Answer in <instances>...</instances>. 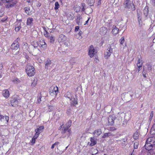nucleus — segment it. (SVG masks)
<instances>
[{
  "label": "nucleus",
  "instance_id": "8",
  "mask_svg": "<svg viewBox=\"0 0 155 155\" xmlns=\"http://www.w3.org/2000/svg\"><path fill=\"white\" fill-rule=\"evenodd\" d=\"M19 100L18 97L17 95H14L10 100L11 104L12 106L15 107L18 104V101Z\"/></svg>",
  "mask_w": 155,
  "mask_h": 155
},
{
  "label": "nucleus",
  "instance_id": "35",
  "mask_svg": "<svg viewBox=\"0 0 155 155\" xmlns=\"http://www.w3.org/2000/svg\"><path fill=\"white\" fill-rule=\"evenodd\" d=\"M142 61L140 59H138V62L137 63V66L142 67Z\"/></svg>",
  "mask_w": 155,
  "mask_h": 155
},
{
  "label": "nucleus",
  "instance_id": "54",
  "mask_svg": "<svg viewBox=\"0 0 155 155\" xmlns=\"http://www.w3.org/2000/svg\"><path fill=\"white\" fill-rule=\"evenodd\" d=\"M35 139H34L33 138H32V140L31 141V143H32L33 144L35 143Z\"/></svg>",
  "mask_w": 155,
  "mask_h": 155
},
{
  "label": "nucleus",
  "instance_id": "7",
  "mask_svg": "<svg viewBox=\"0 0 155 155\" xmlns=\"http://www.w3.org/2000/svg\"><path fill=\"white\" fill-rule=\"evenodd\" d=\"M58 92V88L57 86L51 87L50 91V95L52 96H56Z\"/></svg>",
  "mask_w": 155,
  "mask_h": 155
},
{
  "label": "nucleus",
  "instance_id": "62",
  "mask_svg": "<svg viewBox=\"0 0 155 155\" xmlns=\"http://www.w3.org/2000/svg\"><path fill=\"white\" fill-rule=\"evenodd\" d=\"M55 146L54 145V144H53L51 146V148L52 149H53L54 148Z\"/></svg>",
  "mask_w": 155,
  "mask_h": 155
},
{
  "label": "nucleus",
  "instance_id": "40",
  "mask_svg": "<svg viewBox=\"0 0 155 155\" xmlns=\"http://www.w3.org/2000/svg\"><path fill=\"white\" fill-rule=\"evenodd\" d=\"M116 129L114 127H109V130L110 131H114L115 130H116Z\"/></svg>",
  "mask_w": 155,
  "mask_h": 155
},
{
  "label": "nucleus",
  "instance_id": "61",
  "mask_svg": "<svg viewBox=\"0 0 155 155\" xmlns=\"http://www.w3.org/2000/svg\"><path fill=\"white\" fill-rule=\"evenodd\" d=\"M3 67V66L2 64H0V70L2 69Z\"/></svg>",
  "mask_w": 155,
  "mask_h": 155
},
{
  "label": "nucleus",
  "instance_id": "15",
  "mask_svg": "<svg viewBox=\"0 0 155 155\" xmlns=\"http://www.w3.org/2000/svg\"><path fill=\"white\" fill-rule=\"evenodd\" d=\"M70 100L71 101V106L75 107L78 104L77 99L76 100L73 97Z\"/></svg>",
  "mask_w": 155,
  "mask_h": 155
},
{
  "label": "nucleus",
  "instance_id": "5",
  "mask_svg": "<svg viewBox=\"0 0 155 155\" xmlns=\"http://www.w3.org/2000/svg\"><path fill=\"white\" fill-rule=\"evenodd\" d=\"M20 39L18 38L15 40L11 45V48L13 50H17V52H18L19 50V46L18 41Z\"/></svg>",
  "mask_w": 155,
  "mask_h": 155
},
{
  "label": "nucleus",
  "instance_id": "23",
  "mask_svg": "<svg viewBox=\"0 0 155 155\" xmlns=\"http://www.w3.org/2000/svg\"><path fill=\"white\" fill-rule=\"evenodd\" d=\"M51 63L52 62L50 60H48L45 63V68L48 69V67L50 66Z\"/></svg>",
  "mask_w": 155,
  "mask_h": 155
},
{
  "label": "nucleus",
  "instance_id": "18",
  "mask_svg": "<svg viewBox=\"0 0 155 155\" xmlns=\"http://www.w3.org/2000/svg\"><path fill=\"white\" fill-rule=\"evenodd\" d=\"M34 20L33 18H28L27 20V25L28 26H31L33 25V21Z\"/></svg>",
  "mask_w": 155,
  "mask_h": 155
},
{
  "label": "nucleus",
  "instance_id": "56",
  "mask_svg": "<svg viewBox=\"0 0 155 155\" xmlns=\"http://www.w3.org/2000/svg\"><path fill=\"white\" fill-rule=\"evenodd\" d=\"M82 33V32L81 31H79V33H78V35L79 36H81Z\"/></svg>",
  "mask_w": 155,
  "mask_h": 155
},
{
  "label": "nucleus",
  "instance_id": "42",
  "mask_svg": "<svg viewBox=\"0 0 155 155\" xmlns=\"http://www.w3.org/2000/svg\"><path fill=\"white\" fill-rule=\"evenodd\" d=\"M137 67V69L136 70L135 72L138 73L142 69V67Z\"/></svg>",
  "mask_w": 155,
  "mask_h": 155
},
{
  "label": "nucleus",
  "instance_id": "63",
  "mask_svg": "<svg viewBox=\"0 0 155 155\" xmlns=\"http://www.w3.org/2000/svg\"><path fill=\"white\" fill-rule=\"evenodd\" d=\"M82 5L83 6V7H84V6H85V4L84 3H83L82 4Z\"/></svg>",
  "mask_w": 155,
  "mask_h": 155
},
{
  "label": "nucleus",
  "instance_id": "31",
  "mask_svg": "<svg viewBox=\"0 0 155 155\" xmlns=\"http://www.w3.org/2000/svg\"><path fill=\"white\" fill-rule=\"evenodd\" d=\"M72 121L71 120H69L67 123V124L64 125L66 127H68V128L70 127L71 126Z\"/></svg>",
  "mask_w": 155,
  "mask_h": 155
},
{
  "label": "nucleus",
  "instance_id": "14",
  "mask_svg": "<svg viewBox=\"0 0 155 155\" xmlns=\"http://www.w3.org/2000/svg\"><path fill=\"white\" fill-rule=\"evenodd\" d=\"M119 31V29L117 28L116 26L114 25L112 27V33L114 35H116L117 34Z\"/></svg>",
  "mask_w": 155,
  "mask_h": 155
},
{
  "label": "nucleus",
  "instance_id": "16",
  "mask_svg": "<svg viewBox=\"0 0 155 155\" xmlns=\"http://www.w3.org/2000/svg\"><path fill=\"white\" fill-rule=\"evenodd\" d=\"M76 21L77 24L79 25H81L82 23V18L80 15L77 16V18Z\"/></svg>",
  "mask_w": 155,
  "mask_h": 155
},
{
  "label": "nucleus",
  "instance_id": "26",
  "mask_svg": "<svg viewBox=\"0 0 155 155\" xmlns=\"http://www.w3.org/2000/svg\"><path fill=\"white\" fill-rule=\"evenodd\" d=\"M48 39L50 42L51 43H54L55 41V37L54 36L49 35Z\"/></svg>",
  "mask_w": 155,
  "mask_h": 155
},
{
  "label": "nucleus",
  "instance_id": "58",
  "mask_svg": "<svg viewBox=\"0 0 155 155\" xmlns=\"http://www.w3.org/2000/svg\"><path fill=\"white\" fill-rule=\"evenodd\" d=\"M7 19V18H4L2 19L1 20V21L2 22H4V21H5V20H6Z\"/></svg>",
  "mask_w": 155,
  "mask_h": 155
},
{
  "label": "nucleus",
  "instance_id": "21",
  "mask_svg": "<svg viewBox=\"0 0 155 155\" xmlns=\"http://www.w3.org/2000/svg\"><path fill=\"white\" fill-rule=\"evenodd\" d=\"M39 44L41 45V47L44 49H46L47 48V45L45 42L43 40L41 41L40 42Z\"/></svg>",
  "mask_w": 155,
  "mask_h": 155
},
{
  "label": "nucleus",
  "instance_id": "60",
  "mask_svg": "<svg viewBox=\"0 0 155 155\" xmlns=\"http://www.w3.org/2000/svg\"><path fill=\"white\" fill-rule=\"evenodd\" d=\"M101 0H99L98 2V5H100L101 4Z\"/></svg>",
  "mask_w": 155,
  "mask_h": 155
},
{
  "label": "nucleus",
  "instance_id": "2",
  "mask_svg": "<svg viewBox=\"0 0 155 155\" xmlns=\"http://www.w3.org/2000/svg\"><path fill=\"white\" fill-rule=\"evenodd\" d=\"M123 5L125 8L130 9L134 11L135 8L134 3L130 0H125L123 3Z\"/></svg>",
  "mask_w": 155,
  "mask_h": 155
},
{
  "label": "nucleus",
  "instance_id": "50",
  "mask_svg": "<svg viewBox=\"0 0 155 155\" xmlns=\"http://www.w3.org/2000/svg\"><path fill=\"white\" fill-rule=\"evenodd\" d=\"M46 33L44 34V35L45 37H48V38H49V36H48V32L46 31Z\"/></svg>",
  "mask_w": 155,
  "mask_h": 155
},
{
  "label": "nucleus",
  "instance_id": "36",
  "mask_svg": "<svg viewBox=\"0 0 155 155\" xmlns=\"http://www.w3.org/2000/svg\"><path fill=\"white\" fill-rule=\"evenodd\" d=\"M120 44L121 45L124 46V37H121L120 40Z\"/></svg>",
  "mask_w": 155,
  "mask_h": 155
},
{
  "label": "nucleus",
  "instance_id": "27",
  "mask_svg": "<svg viewBox=\"0 0 155 155\" xmlns=\"http://www.w3.org/2000/svg\"><path fill=\"white\" fill-rule=\"evenodd\" d=\"M143 14L145 15V16L147 17L148 14V9L147 7H145L143 10Z\"/></svg>",
  "mask_w": 155,
  "mask_h": 155
},
{
  "label": "nucleus",
  "instance_id": "57",
  "mask_svg": "<svg viewBox=\"0 0 155 155\" xmlns=\"http://www.w3.org/2000/svg\"><path fill=\"white\" fill-rule=\"evenodd\" d=\"M33 1V0H27V1L28 3H31Z\"/></svg>",
  "mask_w": 155,
  "mask_h": 155
},
{
  "label": "nucleus",
  "instance_id": "33",
  "mask_svg": "<svg viewBox=\"0 0 155 155\" xmlns=\"http://www.w3.org/2000/svg\"><path fill=\"white\" fill-rule=\"evenodd\" d=\"M24 9L25 11V12L27 14H29L30 13V8L29 7H26L24 8Z\"/></svg>",
  "mask_w": 155,
  "mask_h": 155
},
{
  "label": "nucleus",
  "instance_id": "9",
  "mask_svg": "<svg viewBox=\"0 0 155 155\" xmlns=\"http://www.w3.org/2000/svg\"><path fill=\"white\" fill-rule=\"evenodd\" d=\"M116 119V117L114 115L110 116L108 119V123L109 125H112L114 124V120Z\"/></svg>",
  "mask_w": 155,
  "mask_h": 155
},
{
  "label": "nucleus",
  "instance_id": "24",
  "mask_svg": "<svg viewBox=\"0 0 155 155\" xmlns=\"http://www.w3.org/2000/svg\"><path fill=\"white\" fill-rule=\"evenodd\" d=\"M12 81L15 84H19L21 82V80L17 78H14L13 79Z\"/></svg>",
  "mask_w": 155,
  "mask_h": 155
},
{
  "label": "nucleus",
  "instance_id": "25",
  "mask_svg": "<svg viewBox=\"0 0 155 155\" xmlns=\"http://www.w3.org/2000/svg\"><path fill=\"white\" fill-rule=\"evenodd\" d=\"M65 97L68 98L70 100L72 98V94L71 93L69 92H67L66 93Z\"/></svg>",
  "mask_w": 155,
  "mask_h": 155
},
{
  "label": "nucleus",
  "instance_id": "10",
  "mask_svg": "<svg viewBox=\"0 0 155 155\" xmlns=\"http://www.w3.org/2000/svg\"><path fill=\"white\" fill-rule=\"evenodd\" d=\"M3 2L8 3L6 6L7 8H9L13 6L15 3L13 2V0H1Z\"/></svg>",
  "mask_w": 155,
  "mask_h": 155
},
{
  "label": "nucleus",
  "instance_id": "30",
  "mask_svg": "<svg viewBox=\"0 0 155 155\" xmlns=\"http://www.w3.org/2000/svg\"><path fill=\"white\" fill-rule=\"evenodd\" d=\"M95 0H88L87 2L89 5L91 6L94 3Z\"/></svg>",
  "mask_w": 155,
  "mask_h": 155
},
{
  "label": "nucleus",
  "instance_id": "38",
  "mask_svg": "<svg viewBox=\"0 0 155 155\" xmlns=\"http://www.w3.org/2000/svg\"><path fill=\"white\" fill-rule=\"evenodd\" d=\"M110 135V133H105L102 137V138H105L107 137H108Z\"/></svg>",
  "mask_w": 155,
  "mask_h": 155
},
{
  "label": "nucleus",
  "instance_id": "32",
  "mask_svg": "<svg viewBox=\"0 0 155 155\" xmlns=\"http://www.w3.org/2000/svg\"><path fill=\"white\" fill-rule=\"evenodd\" d=\"M137 149H134L130 152L129 155H134L137 153Z\"/></svg>",
  "mask_w": 155,
  "mask_h": 155
},
{
  "label": "nucleus",
  "instance_id": "29",
  "mask_svg": "<svg viewBox=\"0 0 155 155\" xmlns=\"http://www.w3.org/2000/svg\"><path fill=\"white\" fill-rule=\"evenodd\" d=\"M37 79L36 78H35L33 80V82L31 84L32 86L34 87L36 86L37 84Z\"/></svg>",
  "mask_w": 155,
  "mask_h": 155
},
{
  "label": "nucleus",
  "instance_id": "3",
  "mask_svg": "<svg viewBox=\"0 0 155 155\" xmlns=\"http://www.w3.org/2000/svg\"><path fill=\"white\" fill-rule=\"evenodd\" d=\"M26 72L29 77L34 76L35 73V69L33 66L29 64L26 67Z\"/></svg>",
  "mask_w": 155,
  "mask_h": 155
},
{
  "label": "nucleus",
  "instance_id": "37",
  "mask_svg": "<svg viewBox=\"0 0 155 155\" xmlns=\"http://www.w3.org/2000/svg\"><path fill=\"white\" fill-rule=\"evenodd\" d=\"M138 143L137 142H135L134 143V149H137L138 148Z\"/></svg>",
  "mask_w": 155,
  "mask_h": 155
},
{
  "label": "nucleus",
  "instance_id": "6",
  "mask_svg": "<svg viewBox=\"0 0 155 155\" xmlns=\"http://www.w3.org/2000/svg\"><path fill=\"white\" fill-rule=\"evenodd\" d=\"M113 52V49L111 46L108 47L105 50L104 53V57L105 59H107L110 56Z\"/></svg>",
  "mask_w": 155,
  "mask_h": 155
},
{
  "label": "nucleus",
  "instance_id": "44",
  "mask_svg": "<svg viewBox=\"0 0 155 155\" xmlns=\"http://www.w3.org/2000/svg\"><path fill=\"white\" fill-rule=\"evenodd\" d=\"M127 140L126 138H124L121 139L120 141L122 142V143H124Z\"/></svg>",
  "mask_w": 155,
  "mask_h": 155
},
{
  "label": "nucleus",
  "instance_id": "39",
  "mask_svg": "<svg viewBox=\"0 0 155 155\" xmlns=\"http://www.w3.org/2000/svg\"><path fill=\"white\" fill-rule=\"evenodd\" d=\"M39 129H38V128L35 130V131L36 132L35 134H37V135H39V134L41 133L40 130Z\"/></svg>",
  "mask_w": 155,
  "mask_h": 155
},
{
  "label": "nucleus",
  "instance_id": "51",
  "mask_svg": "<svg viewBox=\"0 0 155 155\" xmlns=\"http://www.w3.org/2000/svg\"><path fill=\"white\" fill-rule=\"evenodd\" d=\"M44 126H41L39 128H38V129H39V130L40 131H41L42 130H43L44 129Z\"/></svg>",
  "mask_w": 155,
  "mask_h": 155
},
{
  "label": "nucleus",
  "instance_id": "28",
  "mask_svg": "<svg viewBox=\"0 0 155 155\" xmlns=\"http://www.w3.org/2000/svg\"><path fill=\"white\" fill-rule=\"evenodd\" d=\"M139 136V133L138 132L136 131L134 133L133 135V137L136 140L138 138Z\"/></svg>",
  "mask_w": 155,
  "mask_h": 155
},
{
  "label": "nucleus",
  "instance_id": "49",
  "mask_svg": "<svg viewBox=\"0 0 155 155\" xmlns=\"http://www.w3.org/2000/svg\"><path fill=\"white\" fill-rule=\"evenodd\" d=\"M38 136L39 135H37V134H35V135L32 138H33L34 139L36 140V139L37 138Z\"/></svg>",
  "mask_w": 155,
  "mask_h": 155
},
{
  "label": "nucleus",
  "instance_id": "17",
  "mask_svg": "<svg viewBox=\"0 0 155 155\" xmlns=\"http://www.w3.org/2000/svg\"><path fill=\"white\" fill-rule=\"evenodd\" d=\"M2 94L6 98H8L9 96V91L7 90H3L2 92Z\"/></svg>",
  "mask_w": 155,
  "mask_h": 155
},
{
  "label": "nucleus",
  "instance_id": "22",
  "mask_svg": "<svg viewBox=\"0 0 155 155\" xmlns=\"http://www.w3.org/2000/svg\"><path fill=\"white\" fill-rule=\"evenodd\" d=\"M102 133L101 130V129H97L95 130L93 134H95L97 136H98L100 135Z\"/></svg>",
  "mask_w": 155,
  "mask_h": 155
},
{
  "label": "nucleus",
  "instance_id": "43",
  "mask_svg": "<svg viewBox=\"0 0 155 155\" xmlns=\"http://www.w3.org/2000/svg\"><path fill=\"white\" fill-rule=\"evenodd\" d=\"M127 121L126 120H124L123 122L122 125L123 127L125 126L127 124Z\"/></svg>",
  "mask_w": 155,
  "mask_h": 155
},
{
  "label": "nucleus",
  "instance_id": "4",
  "mask_svg": "<svg viewBox=\"0 0 155 155\" xmlns=\"http://www.w3.org/2000/svg\"><path fill=\"white\" fill-rule=\"evenodd\" d=\"M61 133L63 134V138H65L67 137L68 138L70 136L71 130L68 129V127L64 126L63 127Z\"/></svg>",
  "mask_w": 155,
  "mask_h": 155
},
{
  "label": "nucleus",
  "instance_id": "34",
  "mask_svg": "<svg viewBox=\"0 0 155 155\" xmlns=\"http://www.w3.org/2000/svg\"><path fill=\"white\" fill-rule=\"evenodd\" d=\"M60 6V5L58 2H57L55 3V7L54 9L55 10H57L58 9Z\"/></svg>",
  "mask_w": 155,
  "mask_h": 155
},
{
  "label": "nucleus",
  "instance_id": "12",
  "mask_svg": "<svg viewBox=\"0 0 155 155\" xmlns=\"http://www.w3.org/2000/svg\"><path fill=\"white\" fill-rule=\"evenodd\" d=\"M21 20H17L15 23V30L16 31H18L21 28Z\"/></svg>",
  "mask_w": 155,
  "mask_h": 155
},
{
  "label": "nucleus",
  "instance_id": "20",
  "mask_svg": "<svg viewBox=\"0 0 155 155\" xmlns=\"http://www.w3.org/2000/svg\"><path fill=\"white\" fill-rule=\"evenodd\" d=\"M90 141L91 143L90 144V145L91 146H92L95 145L97 143V141L96 140L94 137H91L90 138Z\"/></svg>",
  "mask_w": 155,
  "mask_h": 155
},
{
  "label": "nucleus",
  "instance_id": "53",
  "mask_svg": "<svg viewBox=\"0 0 155 155\" xmlns=\"http://www.w3.org/2000/svg\"><path fill=\"white\" fill-rule=\"evenodd\" d=\"M41 4L40 3L38 2L37 4V6L38 7H39L41 6Z\"/></svg>",
  "mask_w": 155,
  "mask_h": 155
},
{
  "label": "nucleus",
  "instance_id": "11",
  "mask_svg": "<svg viewBox=\"0 0 155 155\" xmlns=\"http://www.w3.org/2000/svg\"><path fill=\"white\" fill-rule=\"evenodd\" d=\"M88 55L90 57H93L95 53V51L93 45H91L88 49Z\"/></svg>",
  "mask_w": 155,
  "mask_h": 155
},
{
  "label": "nucleus",
  "instance_id": "52",
  "mask_svg": "<svg viewBox=\"0 0 155 155\" xmlns=\"http://www.w3.org/2000/svg\"><path fill=\"white\" fill-rule=\"evenodd\" d=\"M54 144V145L55 146L57 147L58 145L59 144V142H55V143Z\"/></svg>",
  "mask_w": 155,
  "mask_h": 155
},
{
  "label": "nucleus",
  "instance_id": "47",
  "mask_svg": "<svg viewBox=\"0 0 155 155\" xmlns=\"http://www.w3.org/2000/svg\"><path fill=\"white\" fill-rule=\"evenodd\" d=\"M150 2L153 5L155 6V0H151Z\"/></svg>",
  "mask_w": 155,
  "mask_h": 155
},
{
  "label": "nucleus",
  "instance_id": "13",
  "mask_svg": "<svg viewBox=\"0 0 155 155\" xmlns=\"http://www.w3.org/2000/svg\"><path fill=\"white\" fill-rule=\"evenodd\" d=\"M67 37L62 34H61L58 38V42L59 43L64 42L67 39Z\"/></svg>",
  "mask_w": 155,
  "mask_h": 155
},
{
  "label": "nucleus",
  "instance_id": "46",
  "mask_svg": "<svg viewBox=\"0 0 155 155\" xmlns=\"http://www.w3.org/2000/svg\"><path fill=\"white\" fill-rule=\"evenodd\" d=\"M41 97L40 96L37 99V102L39 103L41 101Z\"/></svg>",
  "mask_w": 155,
  "mask_h": 155
},
{
  "label": "nucleus",
  "instance_id": "64",
  "mask_svg": "<svg viewBox=\"0 0 155 155\" xmlns=\"http://www.w3.org/2000/svg\"><path fill=\"white\" fill-rule=\"evenodd\" d=\"M148 68H150V69H152V67L150 65H149L148 66Z\"/></svg>",
  "mask_w": 155,
  "mask_h": 155
},
{
  "label": "nucleus",
  "instance_id": "55",
  "mask_svg": "<svg viewBox=\"0 0 155 155\" xmlns=\"http://www.w3.org/2000/svg\"><path fill=\"white\" fill-rule=\"evenodd\" d=\"M153 114L151 113L150 114V120L152 119V118L153 117Z\"/></svg>",
  "mask_w": 155,
  "mask_h": 155
},
{
  "label": "nucleus",
  "instance_id": "59",
  "mask_svg": "<svg viewBox=\"0 0 155 155\" xmlns=\"http://www.w3.org/2000/svg\"><path fill=\"white\" fill-rule=\"evenodd\" d=\"M90 18H88V20L86 21H85V24H84V25H86L88 23V22Z\"/></svg>",
  "mask_w": 155,
  "mask_h": 155
},
{
  "label": "nucleus",
  "instance_id": "41",
  "mask_svg": "<svg viewBox=\"0 0 155 155\" xmlns=\"http://www.w3.org/2000/svg\"><path fill=\"white\" fill-rule=\"evenodd\" d=\"M143 76L145 78H146L147 77V76H146V74H147V71H145L144 70H143Z\"/></svg>",
  "mask_w": 155,
  "mask_h": 155
},
{
  "label": "nucleus",
  "instance_id": "48",
  "mask_svg": "<svg viewBox=\"0 0 155 155\" xmlns=\"http://www.w3.org/2000/svg\"><path fill=\"white\" fill-rule=\"evenodd\" d=\"M79 29V27L78 26H76L75 27V31H78Z\"/></svg>",
  "mask_w": 155,
  "mask_h": 155
},
{
  "label": "nucleus",
  "instance_id": "19",
  "mask_svg": "<svg viewBox=\"0 0 155 155\" xmlns=\"http://www.w3.org/2000/svg\"><path fill=\"white\" fill-rule=\"evenodd\" d=\"M107 30L105 27H102L100 29V32L101 35H104L107 32Z\"/></svg>",
  "mask_w": 155,
  "mask_h": 155
},
{
  "label": "nucleus",
  "instance_id": "45",
  "mask_svg": "<svg viewBox=\"0 0 155 155\" xmlns=\"http://www.w3.org/2000/svg\"><path fill=\"white\" fill-rule=\"evenodd\" d=\"M151 129L152 130H153L154 132H155V123L152 126Z\"/></svg>",
  "mask_w": 155,
  "mask_h": 155
},
{
  "label": "nucleus",
  "instance_id": "1",
  "mask_svg": "<svg viewBox=\"0 0 155 155\" xmlns=\"http://www.w3.org/2000/svg\"><path fill=\"white\" fill-rule=\"evenodd\" d=\"M155 145V137H152L148 138L146 141L145 145V149L148 150H151Z\"/></svg>",
  "mask_w": 155,
  "mask_h": 155
}]
</instances>
